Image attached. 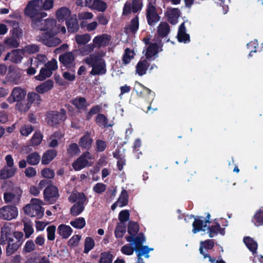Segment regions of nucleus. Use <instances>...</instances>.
Segmentation results:
<instances>
[{
  "mask_svg": "<svg viewBox=\"0 0 263 263\" xmlns=\"http://www.w3.org/2000/svg\"><path fill=\"white\" fill-rule=\"evenodd\" d=\"M105 53L101 52H96L90 54L85 58L84 61L89 66L92 67L90 72V74L103 75L106 72V64L102 57Z\"/></svg>",
  "mask_w": 263,
  "mask_h": 263,
  "instance_id": "f257e3e1",
  "label": "nucleus"
},
{
  "mask_svg": "<svg viewBox=\"0 0 263 263\" xmlns=\"http://www.w3.org/2000/svg\"><path fill=\"white\" fill-rule=\"evenodd\" d=\"M55 16L59 22L66 21L68 31L74 32L78 30L77 21L76 18H70L71 12L68 8L63 7L58 9L56 11Z\"/></svg>",
  "mask_w": 263,
  "mask_h": 263,
  "instance_id": "f03ea898",
  "label": "nucleus"
},
{
  "mask_svg": "<svg viewBox=\"0 0 263 263\" xmlns=\"http://www.w3.org/2000/svg\"><path fill=\"white\" fill-rule=\"evenodd\" d=\"M43 203L39 199L32 198L30 203L24 207V211L30 217L41 218L44 213V210L42 206Z\"/></svg>",
  "mask_w": 263,
  "mask_h": 263,
  "instance_id": "7ed1b4c3",
  "label": "nucleus"
},
{
  "mask_svg": "<svg viewBox=\"0 0 263 263\" xmlns=\"http://www.w3.org/2000/svg\"><path fill=\"white\" fill-rule=\"evenodd\" d=\"M42 0H33L28 2L25 9L26 15L32 19L36 17L40 18L47 16V13L42 11Z\"/></svg>",
  "mask_w": 263,
  "mask_h": 263,
  "instance_id": "20e7f679",
  "label": "nucleus"
},
{
  "mask_svg": "<svg viewBox=\"0 0 263 263\" xmlns=\"http://www.w3.org/2000/svg\"><path fill=\"white\" fill-rule=\"evenodd\" d=\"M68 199L71 202H76L71 208V214L73 216L79 215L84 210L83 204L86 201V197L84 194L82 193L73 192L71 194Z\"/></svg>",
  "mask_w": 263,
  "mask_h": 263,
  "instance_id": "39448f33",
  "label": "nucleus"
},
{
  "mask_svg": "<svg viewBox=\"0 0 263 263\" xmlns=\"http://www.w3.org/2000/svg\"><path fill=\"white\" fill-rule=\"evenodd\" d=\"M18 216V210L14 206L5 205L0 208V218L11 220Z\"/></svg>",
  "mask_w": 263,
  "mask_h": 263,
  "instance_id": "423d86ee",
  "label": "nucleus"
},
{
  "mask_svg": "<svg viewBox=\"0 0 263 263\" xmlns=\"http://www.w3.org/2000/svg\"><path fill=\"white\" fill-rule=\"evenodd\" d=\"M145 241V239L142 234H140L137 237L134 238V242L135 249L140 250L137 253L139 260L141 259V257L144 255L148 254L150 251L153 250L152 248H148L147 246H142V244Z\"/></svg>",
  "mask_w": 263,
  "mask_h": 263,
  "instance_id": "0eeeda50",
  "label": "nucleus"
},
{
  "mask_svg": "<svg viewBox=\"0 0 263 263\" xmlns=\"http://www.w3.org/2000/svg\"><path fill=\"white\" fill-rule=\"evenodd\" d=\"M91 159V155L89 152H85L75 161L72 164L73 168L79 171L87 165H91L89 161Z\"/></svg>",
  "mask_w": 263,
  "mask_h": 263,
  "instance_id": "6e6552de",
  "label": "nucleus"
},
{
  "mask_svg": "<svg viewBox=\"0 0 263 263\" xmlns=\"http://www.w3.org/2000/svg\"><path fill=\"white\" fill-rule=\"evenodd\" d=\"M22 195V191L15 187L11 192H6L4 194V199L6 203L17 204L19 202Z\"/></svg>",
  "mask_w": 263,
  "mask_h": 263,
  "instance_id": "1a4fd4ad",
  "label": "nucleus"
},
{
  "mask_svg": "<svg viewBox=\"0 0 263 263\" xmlns=\"http://www.w3.org/2000/svg\"><path fill=\"white\" fill-rule=\"evenodd\" d=\"M26 95V91L18 87L14 88L10 96L7 98V101L12 104L15 102H18L23 101Z\"/></svg>",
  "mask_w": 263,
  "mask_h": 263,
  "instance_id": "9d476101",
  "label": "nucleus"
},
{
  "mask_svg": "<svg viewBox=\"0 0 263 263\" xmlns=\"http://www.w3.org/2000/svg\"><path fill=\"white\" fill-rule=\"evenodd\" d=\"M66 119V112L64 109H61L60 112L55 111L50 112L47 116V123L51 126L64 121Z\"/></svg>",
  "mask_w": 263,
  "mask_h": 263,
  "instance_id": "9b49d317",
  "label": "nucleus"
},
{
  "mask_svg": "<svg viewBox=\"0 0 263 263\" xmlns=\"http://www.w3.org/2000/svg\"><path fill=\"white\" fill-rule=\"evenodd\" d=\"M59 191L54 185L47 186L44 191V200L50 203L55 201L59 198Z\"/></svg>",
  "mask_w": 263,
  "mask_h": 263,
  "instance_id": "f8f14e48",
  "label": "nucleus"
},
{
  "mask_svg": "<svg viewBox=\"0 0 263 263\" xmlns=\"http://www.w3.org/2000/svg\"><path fill=\"white\" fill-rule=\"evenodd\" d=\"M21 71L15 66H10L8 68V72L6 78L7 80L14 84H18L20 82Z\"/></svg>",
  "mask_w": 263,
  "mask_h": 263,
  "instance_id": "ddd939ff",
  "label": "nucleus"
},
{
  "mask_svg": "<svg viewBox=\"0 0 263 263\" xmlns=\"http://www.w3.org/2000/svg\"><path fill=\"white\" fill-rule=\"evenodd\" d=\"M142 8V3L140 0H128L124 5L123 14H127L132 12L136 13Z\"/></svg>",
  "mask_w": 263,
  "mask_h": 263,
  "instance_id": "4468645a",
  "label": "nucleus"
},
{
  "mask_svg": "<svg viewBox=\"0 0 263 263\" xmlns=\"http://www.w3.org/2000/svg\"><path fill=\"white\" fill-rule=\"evenodd\" d=\"M25 55L22 49H15L7 53L4 58V61L9 60L12 63H20Z\"/></svg>",
  "mask_w": 263,
  "mask_h": 263,
  "instance_id": "2eb2a0df",
  "label": "nucleus"
},
{
  "mask_svg": "<svg viewBox=\"0 0 263 263\" xmlns=\"http://www.w3.org/2000/svg\"><path fill=\"white\" fill-rule=\"evenodd\" d=\"M39 24H44L43 26L40 27L41 30H51L53 33H57L56 29L58 27L56 25V21L54 18H48L43 21H36L34 23L35 25L39 26Z\"/></svg>",
  "mask_w": 263,
  "mask_h": 263,
  "instance_id": "dca6fc26",
  "label": "nucleus"
},
{
  "mask_svg": "<svg viewBox=\"0 0 263 263\" xmlns=\"http://www.w3.org/2000/svg\"><path fill=\"white\" fill-rule=\"evenodd\" d=\"M146 18L149 25H154L160 19L158 15L156 7L152 4H149L147 8Z\"/></svg>",
  "mask_w": 263,
  "mask_h": 263,
  "instance_id": "f3484780",
  "label": "nucleus"
},
{
  "mask_svg": "<svg viewBox=\"0 0 263 263\" xmlns=\"http://www.w3.org/2000/svg\"><path fill=\"white\" fill-rule=\"evenodd\" d=\"M111 36L107 34H103L95 36L93 40V45L95 48H100L102 47L106 46L109 44Z\"/></svg>",
  "mask_w": 263,
  "mask_h": 263,
  "instance_id": "a211bd4d",
  "label": "nucleus"
},
{
  "mask_svg": "<svg viewBox=\"0 0 263 263\" xmlns=\"http://www.w3.org/2000/svg\"><path fill=\"white\" fill-rule=\"evenodd\" d=\"M153 43L148 46L146 51V57L148 59L154 58L157 55L159 49L161 47V43L159 39L153 40Z\"/></svg>",
  "mask_w": 263,
  "mask_h": 263,
  "instance_id": "6ab92c4d",
  "label": "nucleus"
},
{
  "mask_svg": "<svg viewBox=\"0 0 263 263\" xmlns=\"http://www.w3.org/2000/svg\"><path fill=\"white\" fill-rule=\"evenodd\" d=\"M41 40L45 45L49 47L56 46L61 42V40L59 38L51 34L50 32L44 33Z\"/></svg>",
  "mask_w": 263,
  "mask_h": 263,
  "instance_id": "aec40b11",
  "label": "nucleus"
},
{
  "mask_svg": "<svg viewBox=\"0 0 263 263\" xmlns=\"http://www.w3.org/2000/svg\"><path fill=\"white\" fill-rule=\"evenodd\" d=\"M210 223L208 220H205L204 218L201 217V219H195L193 223V232L195 234L200 231H205L208 228V224Z\"/></svg>",
  "mask_w": 263,
  "mask_h": 263,
  "instance_id": "412c9836",
  "label": "nucleus"
},
{
  "mask_svg": "<svg viewBox=\"0 0 263 263\" xmlns=\"http://www.w3.org/2000/svg\"><path fill=\"white\" fill-rule=\"evenodd\" d=\"M169 32L170 27L168 24L165 22H161L157 28L158 35H156L153 40L156 41L159 39L161 43V39L165 37Z\"/></svg>",
  "mask_w": 263,
  "mask_h": 263,
  "instance_id": "4be33fe9",
  "label": "nucleus"
},
{
  "mask_svg": "<svg viewBox=\"0 0 263 263\" xmlns=\"http://www.w3.org/2000/svg\"><path fill=\"white\" fill-rule=\"evenodd\" d=\"M1 239L2 240V244L5 243L7 241L12 239L11 224H5L1 228Z\"/></svg>",
  "mask_w": 263,
  "mask_h": 263,
  "instance_id": "5701e85b",
  "label": "nucleus"
},
{
  "mask_svg": "<svg viewBox=\"0 0 263 263\" xmlns=\"http://www.w3.org/2000/svg\"><path fill=\"white\" fill-rule=\"evenodd\" d=\"M128 202V195L127 191L123 189L118 200L111 205V209L114 210L117 206L123 207L127 204Z\"/></svg>",
  "mask_w": 263,
  "mask_h": 263,
  "instance_id": "b1692460",
  "label": "nucleus"
},
{
  "mask_svg": "<svg viewBox=\"0 0 263 263\" xmlns=\"http://www.w3.org/2000/svg\"><path fill=\"white\" fill-rule=\"evenodd\" d=\"M6 242L8 243L6 248V253L7 256L14 253L21 245V242L19 240H14L12 239Z\"/></svg>",
  "mask_w": 263,
  "mask_h": 263,
  "instance_id": "393cba45",
  "label": "nucleus"
},
{
  "mask_svg": "<svg viewBox=\"0 0 263 263\" xmlns=\"http://www.w3.org/2000/svg\"><path fill=\"white\" fill-rule=\"evenodd\" d=\"M166 14L169 22L172 24H175L180 16V11L178 8H168Z\"/></svg>",
  "mask_w": 263,
  "mask_h": 263,
  "instance_id": "a878e982",
  "label": "nucleus"
},
{
  "mask_svg": "<svg viewBox=\"0 0 263 263\" xmlns=\"http://www.w3.org/2000/svg\"><path fill=\"white\" fill-rule=\"evenodd\" d=\"M134 89L137 94L140 97H146L147 95H150L152 96L153 98L154 97L155 94L154 92L139 82H136Z\"/></svg>",
  "mask_w": 263,
  "mask_h": 263,
  "instance_id": "bb28decb",
  "label": "nucleus"
},
{
  "mask_svg": "<svg viewBox=\"0 0 263 263\" xmlns=\"http://www.w3.org/2000/svg\"><path fill=\"white\" fill-rule=\"evenodd\" d=\"M74 57L73 54L71 52H67L61 55L59 57L60 61L65 66L68 67L73 66L74 65Z\"/></svg>",
  "mask_w": 263,
  "mask_h": 263,
  "instance_id": "cd10ccee",
  "label": "nucleus"
},
{
  "mask_svg": "<svg viewBox=\"0 0 263 263\" xmlns=\"http://www.w3.org/2000/svg\"><path fill=\"white\" fill-rule=\"evenodd\" d=\"M58 233L64 239L68 238L72 234V230L69 226L60 224L58 227Z\"/></svg>",
  "mask_w": 263,
  "mask_h": 263,
  "instance_id": "c85d7f7f",
  "label": "nucleus"
},
{
  "mask_svg": "<svg viewBox=\"0 0 263 263\" xmlns=\"http://www.w3.org/2000/svg\"><path fill=\"white\" fill-rule=\"evenodd\" d=\"M178 41L180 42L186 43L190 41V36L186 33L184 23H182L179 28L177 35Z\"/></svg>",
  "mask_w": 263,
  "mask_h": 263,
  "instance_id": "c756f323",
  "label": "nucleus"
},
{
  "mask_svg": "<svg viewBox=\"0 0 263 263\" xmlns=\"http://www.w3.org/2000/svg\"><path fill=\"white\" fill-rule=\"evenodd\" d=\"M139 231V227L136 222H130L128 227V232L130 234V236L126 237V239L128 242L134 241L133 236H135Z\"/></svg>",
  "mask_w": 263,
  "mask_h": 263,
  "instance_id": "7c9ffc66",
  "label": "nucleus"
},
{
  "mask_svg": "<svg viewBox=\"0 0 263 263\" xmlns=\"http://www.w3.org/2000/svg\"><path fill=\"white\" fill-rule=\"evenodd\" d=\"M57 156V152L53 149H50L44 153L42 157V163L44 165L49 164Z\"/></svg>",
  "mask_w": 263,
  "mask_h": 263,
  "instance_id": "2f4dec72",
  "label": "nucleus"
},
{
  "mask_svg": "<svg viewBox=\"0 0 263 263\" xmlns=\"http://www.w3.org/2000/svg\"><path fill=\"white\" fill-rule=\"evenodd\" d=\"M16 167H5L0 171V178L5 179L13 177L16 172Z\"/></svg>",
  "mask_w": 263,
  "mask_h": 263,
  "instance_id": "473e14b6",
  "label": "nucleus"
},
{
  "mask_svg": "<svg viewBox=\"0 0 263 263\" xmlns=\"http://www.w3.org/2000/svg\"><path fill=\"white\" fill-rule=\"evenodd\" d=\"M94 49L95 47L93 44H89L79 47L76 50V52L81 55L85 56L92 52Z\"/></svg>",
  "mask_w": 263,
  "mask_h": 263,
  "instance_id": "72a5a7b5",
  "label": "nucleus"
},
{
  "mask_svg": "<svg viewBox=\"0 0 263 263\" xmlns=\"http://www.w3.org/2000/svg\"><path fill=\"white\" fill-rule=\"evenodd\" d=\"M53 83L51 80H48L36 87V91L40 93H44L50 90L53 87Z\"/></svg>",
  "mask_w": 263,
  "mask_h": 263,
  "instance_id": "f704fd0d",
  "label": "nucleus"
},
{
  "mask_svg": "<svg viewBox=\"0 0 263 263\" xmlns=\"http://www.w3.org/2000/svg\"><path fill=\"white\" fill-rule=\"evenodd\" d=\"M92 143V139L90 135L87 134L80 138L79 144L80 147L88 149L91 147Z\"/></svg>",
  "mask_w": 263,
  "mask_h": 263,
  "instance_id": "c9c22d12",
  "label": "nucleus"
},
{
  "mask_svg": "<svg viewBox=\"0 0 263 263\" xmlns=\"http://www.w3.org/2000/svg\"><path fill=\"white\" fill-rule=\"evenodd\" d=\"M148 63L146 60L141 59L136 66V72L139 76H142L146 73Z\"/></svg>",
  "mask_w": 263,
  "mask_h": 263,
  "instance_id": "e433bc0d",
  "label": "nucleus"
},
{
  "mask_svg": "<svg viewBox=\"0 0 263 263\" xmlns=\"http://www.w3.org/2000/svg\"><path fill=\"white\" fill-rule=\"evenodd\" d=\"M63 135L61 132L55 133L48 140L49 147H54L58 145L59 141L63 138Z\"/></svg>",
  "mask_w": 263,
  "mask_h": 263,
  "instance_id": "4c0bfd02",
  "label": "nucleus"
},
{
  "mask_svg": "<svg viewBox=\"0 0 263 263\" xmlns=\"http://www.w3.org/2000/svg\"><path fill=\"white\" fill-rule=\"evenodd\" d=\"M91 40V35L88 33L82 34H76L75 36V40L76 43L79 45H86Z\"/></svg>",
  "mask_w": 263,
  "mask_h": 263,
  "instance_id": "58836bf2",
  "label": "nucleus"
},
{
  "mask_svg": "<svg viewBox=\"0 0 263 263\" xmlns=\"http://www.w3.org/2000/svg\"><path fill=\"white\" fill-rule=\"evenodd\" d=\"M47 60L46 56L44 54H38L36 57L30 59V64L35 67L44 63Z\"/></svg>",
  "mask_w": 263,
  "mask_h": 263,
  "instance_id": "ea45409f",
  "label": "nucleus"
},
{
  "mask_svg": "<svg viewBox=\"0 0 263 263\" xmlns=\"http://www.w3.org/2000/svg\"><path fill=\"white\" fill-rule=\"evenodd\" d=\"M208 228L209 229L208 233L210 237H213L218 233H220L221 235H224V229H221L219 224L212 225L210 227H208Z\"/></svg>",
  "mask_w": 263,
  "mask_h": 263,
  "instance_id": "a19ab883",
  "label": "nucleus"
},
{
  "mask_svg": "<svg viewBox=\"0 0 263 263\" xmlns=\"http://www.w3.org/2000/svg\"><path fill=\"white\" fill-rule=\"evenodd\" d=\"M24 231L25 237L28 238L34 232L32 222L30 220H24Z\"/></svg>",
  "mask_w": 263,
  "mask_h": 263,
  "instance_id": "79ce46f5",
  "label": "nucleus"
},
{
  "mask_svg": "<svg viewBox=\"0 0 263 263\" xmlns=\"http://www.w3.org/2000/svg\"><path fill=\"white\" fill-rule=\"evenodd\" d=\"M27 163L31 165H35L39 164L41 160V157L36 152H33L26 157Z\"/></svg>",
  "mask_w": 263,
  "mask_h": 263,
  "instance_id": "37998d69",
  "label": "nucleus"
},
{
  "mask_svg": "<svg viewBox=\"0 0 263 263\" xmlns=\"http://www.w3.org/2000/svg\"><path fill=\"white\" fill-rule=\"evenodd\" d=\"M72 103L79 109H85L88 106L86 99L82 97H77L72 101Z\"/></svg>",
  "mask_w": 263,
  "mask_h": 263,
  "instance_id": "c03bdc74",
  "label": "nucleus"
},
{
  "mask_svg": "<svg viewBox=\"0 0 263 263\" xmlns=\"http://www.w3.org/2000/svg\"><path fill=\"white\" fill-rule=\"evenodd\" d=\"M107 4L102 0H93L92 9H96L100 12H104L107 9Z\"/></svg>",
  "mask_w": 263,
  "mask_h": 263,
  "instance_id": "a18cd8bd",
  "label": "nucleus"
},
{
  "mask_svg": "<svg viewBox=\"0 0 263 263\" xmlns=\"http://www.w3.org/2000/svg\"><path fill=\"white\" fill-rule=\"evenodd\" d=\"M213 246L214 242L212 240H207L205 241H201L200 242V247L199 249L200 253L204 256V258H206L209 256L204 254L203 251V248H204L206 249H211L213 248Z\"/></svg>",
  "mask_w": 263,
  "mask_h": 263,
  "instance_id": "49530a36",
  "label": "nucleus"
},
{
  "mask_svg": "<svg viewBox=\"0 0 263 263\" xmlns=\"http://www.w3.org/2000/svg\"><path fill=\"white\" fill-rule=\"evenodd\" d=\"M52 73V72H51L50 70L45 67L41 69L40 73L35 76V78L37 80L43 81L47 78L49 77Z\"/></svg>",
  "mask_w": 263,
  "mask_h": 263,
  "instance_id": "de8ad7c7",
  "label": "nucleus"
},
{
  "mask_svg": "<svg viewBox=\"0 0 263 263\" xmlns=\"http://www.w3.org/2000/svg\"><path fill=\"white\" fill-rule=\"evenodd\" d=\"M245 242L248 248L252 252H254L257 248V244L256 241L249 237H246L243 239Z\"/></svg>",
  "mask_w": 263,
  "mask_h": 263,
  "instance_id": "09e8293b",
  "label": "nucleus"
},
{
  "mask_svg": "<svg viewBox=\"0 0 263 263\" xmlns=\"http://www.w3.org/2000/svg\"><path fill=\"white\" fill-rule=\"evenodd\" d=\"M125 224L124 223L120 222L117 224L115 231V234L117 238L122 237L125 233Z\"/></svg>",
  "mask_w": 263,
  "mask_h": 263,
  "instance_id": "8fccbe9b",
  "label": "nucleus"
},
{
  "mask_svg": "<svg viewBox=\"0 0 263 263\" xmlns=\"http://www.w3.org/2000/svg\"><path fill=\"white\" fill-rule=\"evenodd\" d=\"M70 224L74 228L81 229L85 226V220L82 217L76 218L74 220H72L70 222Z\"/></svg>",
  "mask_w": 263,
  "mask_h": 263,
  "instance_id": "3c124183",
  "label": "nucleus"
},
{
  "mask_svg": "<svg viewBox=\"0 0 263 263\" xmlns=\"http://www.w3.org/2000/svg\"><path fill=\"white\" fill-rule=\"evenodd\" d=\"M28 102L31 105V103L39 104L41 101L40 96L35 92H29L27 95Z\"/></svg>",
  "mask_w": 263,
  "mask_h": 263,
  "instance_id": "603ef678",
  "label": "nucleus"
},
{
  "mask_svg": "<svg viewBox=\"0 0 263 263\" xmlns=\"http://www.w3.org/2000/svg\"><path fill=\"white\" fill-rule=\"evenodd\" d=\"M95 246L94 240L89 237H87L85 239L84 243V253H87L90 251Z\"/></svg>",
  "mask_w": 263,
  "mask_h": 263,
  "instance_id": "864d4df0",
  "label": "nucleus"
},
{
  "mask_svg": "<svg viewBox=\"0 0 263 263\" xmlns=\"http://www.w3.org/2000/svg\"><path fill=\"white\" fill-rule=\"evenodd\" d=\"M253 222L257 226L263 224V211L261 210L257 211L254 216Z\"/></svg>",
  "mask_w": 263,
  "mask_h": 263,
  "instance_id": "5fc2aeb1",
  "label": "nucleus"
},
{
  "mask_svg": "<svg viewBox=\"0 0 263 263\" xmlns=\"http://www.w3.org/2000/svg\"><path fill=\"white\" fill-rule=\"evenodd\" d=\"M24 54H33L38 52L39 47L35 44H31L27 45L22 48Z\"/></svg>",
  "mask_w": 263,
  "mask_h": 263,
  "instance_id": "6e6d98bb",
  "label": "nucleus"
},
{
  "mask_svg": "<svg viewBox=\"0 0 263 263\" xmlns=\"http://www.w3.org/2000/svg\"><path fill=\"white\" fill-rule=\"evenodd\" d=\"M134 54L135 53L133 50L129 48H126L123 57L124 63L125 64L129 63L130 60L134 58Z\"/></svg>",
  "mask_w": 263,
  "mask_h": 263,
  "instance_id": "4d7b16f0",
  "label": "nucleus"
},
{
  "mask_svg": "<svg viewBox=\"0 0 263 263\" xmlns=\"http://www.w3.org/2000/svg\"><path fill=\"white\" fill-rule=\"evenodd\" d=\"M43 136L40 133H35L30 140L31 146H37L39 145L42 140Z\"/></svg>",
  "mask_w": 263,
  "mask_h": 263,
  "instance_id": "13d9d810",
  "label": "nucleus"
},
{
  "mask_svg": "<svg viewBox=\"0 0 263 263\" xmlns=\"http://www.w3.org/2000/svg\"><path fill=\"white\" fill-rule=\"evenodd\" d=\"M30 107V104L29 103H24L23 102V101L17 102L15 105V109L21 112L27 111Z\"/></svg>",
  "mask_w": 263,
  "mask_h": 263,
  "instance_id": "bf43d9fd",
  "label": "nucleus"
},
{
  "mask_svg": "<svg viewBox=\"0 0 263 263\" xmlns=\"http://www.w3.org/2000/svg\"><path fill=\"white\" fill-rule=\"evenodd\" d=\"M112 260V255L106 252L101 254L100 263H111Z\"/></svg>",
  "mask_w": 263,
  "mask_h": 263,
  "instance_id": "052dcab7",
  "label": "nucleus"
},
{
  "mask_svg": "<svg viewBox=\"0 0 263 263\" xmlns=\"http://www.w3.org/2000/svg\"><path fill=\"white\" fill-rule=\"evenodd\" d=\"M139 27V20L137 17H135L131 21L129 27L127 28V31H131L133 33L137 31Z\"/></svg>",
  "mask_w": 263,
  "mask_h": 263,
  "instance_id": "680f3d73",
  "label": "nucleus"
},
{
  "mask_svg": "<svg viewBox=\"0 0 263 263\" xmlns=\"http://www.w3.org/2000/svg\"><path fill=\"white\" fill-rule=\"evenodd\" d=\"M135 247L132 246V244H127L123 246L121 249V252L126 255H131L133 254Z\"/></svg>",
  "mask_w": 263,
  "mask_h": 263,
  "instance_id": "e2e57ef3",
  "label": "nucleus"
},
{
  "mask_svg": "<svg viewBox=\"0 0 263 263\" xmlns=\"http://www.w3.org/2000/svg\"><path fill=\"white\" fill-rule=\"evenodd\" d=\"M80 152V149L79 146L76 143H72L69 145L67 148V153L71 155H75Z\"/></svg>",
  "mask_w": 263,
  "mask_h": 263,
  "instance_id": "0e129e2a",
  "label": "nucleus"
},
{
  "mask_svg": "<svg viewBox=\"0 0 263 263\" xmlns=\"http://www.w3.org/2000/svg\"><path fill=\"white\" fill-rule=\"evenodd\" d=\"M4 43L6 46L12 48L17 47L19 45L18 42L14 36L6 39Z\"/></svg>",
  "mask_w": 263,
  "mask_h": 263,
  "instance_id": "69168bd1",
  "label": "nucleus"
},
{
  "mask_svg": "<svg viewBox=\"0 0 263 263\" xmlns=\"http://www.w3.org/2000/svg\"><path fill=\"white\" fill-rule=\"evenodd\" d=\"M55 226H50L47 228V238L49 240H53L55 239Z\"/></svg>",
  "mask_w": 263,
  "mask_h": 263,
  "instance_id": "338daca9",
  "label": "nucleus"
},
{
  "mask_svg": "<svg viewBox=\"0 0 263 263\" xmlns=\"http://www.w3.org/2000/svg\"><path fill=\"white\" fill-rule=\"evenodd\" d=\"M96 122L101 126L105 127L108 126L107 119L102 114H99L96 118Z\"/></svg>",
  "mask_w": 263,
  "mask_h": 263,
  "instance_id": "774afa93",
  "label": "nucleus"
}]
</instances>
